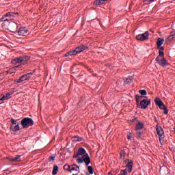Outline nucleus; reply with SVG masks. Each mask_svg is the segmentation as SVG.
I'll use <instances>...</instances> for the list:
<instances>
[{"mask_svg":"<svg viewBox=\"0 0 175 175\" xmlns=\"http://www.w3.org/2000/svg\"><path fill=\"white\" fill-rule=\"evenodd\" d=\"M77 153H78V155H83L82 158L81 157L77 158L78 163H83V162H84L87 165L91 163V159H90V156H88V154L85 153V150L84 148H79L78 149Z\"/></svg>","mask_w":175,"mask_h":175,"instance_id":"f257e3e1","label":"nucleus"},{"mask_svg":"<svg viewBox=\"0 0 175 175\" xmlns=\"http://www.w3.org/2000/svg\"><path fill=\"white\" fill-rule=\"evenodd\" d=\"M156 62L159 65H161V66H166L168 65L166 59H165V53L163 51H159V55L156 58Z\"/></svg>","mask_w":175,"mask_h":175,"instance_id":"f03ea898","label":"nucleus"},{"mask_svg":"<svg viewBox=\"0 0 175 175\" xmlns=\"http://www.w3.org/2000/svg\"><path fill=\"white\" fill-rule=\"evenodd\" d=\"M154 103L159 109H161V110H164V114H167V113H169L167 107H166V105L163 104V102H162V100H161V98L158 97L155 98Z\"/></svg>","mask_w":175,"mask_h":175,"instance_id":"7ed1b4c3","label":"nucleus"},{"mask_svg":"<svg viewBox=\"0 0 175 175\" xmlns=\"http://www.w3.org/2000/svg\"><path fill=\"white\" fill-rule=\"evenodd\" d=\"M21 125L23 128H29L33 125V120L31 118H25L21 120Z\"/></svg>","mask_w":175,"mask_h":175,"instance_id":"20e7f679","label":"nucleus"},{"mask_svg":"<svg viewBox=\"0 0 175 175\" xmlns=\"http://www.w3.org/2000/svg\"><path fill=\"white\" fill-rule=\"evenodd\" d=\"M146 99L141 100L140 106L141 109H147L150 105H151V99L148 98L147 96H145Z\"/></svg>","mask_w":175,"mask_h":175,"instance_id":"39448f33","label":"nucleus"},{"mask_svg":"<svg viewBox=\"0 0 175 175\" xmlns=\"http://www.w3.org/2000/svg\"><path fill=\"white\" fill-rule=\"evenodd\" d=\"M17 23L13 21H11L8 25H7V29L10 31V32H16L17 31Z\"/></svg>","mask_w":175,"mask_h":175,"instance_id":"423d86ee","label":"nucleus"},{"mask_svg":"<svg viewBox=\"0 0 175 175\" xmlns=\"http://www.w3.org/2000/svg\"><path fill=\"white\" fill-rule=\"evenodd\" d=\"M148 36H150V33L148 31H146L142 34H139L136 36L137 40H140L141 42H144V40H147L148 39Z\"/></svg>","mask_w":175,"mask_h":175,"instance_id":"0eeeda50","label":"nucleus"},{"mask_svg":"<svg viewBox=\"0 0 175 175\" xmlns=\"http://www.w3.org/2000/svg\"><path fill=\"white\" fill-rule=\"evenodd\" d=\"M70 172L73 175H77L80 173V168L77 165H70Z\"/></svg>","mask_w":175,"mask_h":175,"instance_id":"6e6552de","label":"nucleus"},{"mask_svg":"<svg viewBox=\"0 0 175 175\" xmlns=\"http://www.w3.org/2000/svg\"><path fill=\"white\" fill-rule=\"evenodd\" d=\"M175 38V30H172L170 33V36L165 38V42L166 44H170V43L172 42V40H173Z\"/></svg>","mask_w":175,"mask_h":175,"instance_id":"1a4fd4ad","label":"nucleus"},{"mask_svg":"<svg viewBox=\"0 0 175 175\" xmlns=\"http://www.w3.org/2000/svg\"><path fill=\"white\" fill-rule=\"evenodd\" d=\"M18 33L20 36H27L28 35V29L26 27H21L18 31Z\"/></svg>","mask_w":175,"mask_h":175,"instance_id":"9d476101","label":"nucleus"},{"mask_svg":"<svg viewBox=\"0 0 175 175\" xmlns=\"http://www.w3.org/2000/svg\"><path fill=\"white\" fill-rule=\"evenodd\" d=\"M133 161L132 160H128V163L126 165V170L131 173L132 172V169L133 167Z\"/></svg>","mask_w":175,"mask_h":175,"instance_id":"9b49d317","label":"nucleus"},{"mask_svg":"<svg viewBox=\"0 0 175 175\" xmlns=\"http://www.w3.org/2000/svg\"><path fill=\"white\" fill-rule=\"evenodd\" d=\"M7 159L10 162H20L21 161V155H16L15 157H8Z\"/></svg>","mask_w":175,"mask_h":175,"instance_id":"f8f14e48","label":"nucleus"},{"mask_svg":"<svg viewBox=\"0 0 175 175\" xmlns=\"http://www.w3.org/2000/svg\"><path fill=\"white\" fill-rule=\"evenodd\" d=\"M87 49H88V46L82 45L76 48L74 51H75L76 54H79V53H81L82 51H84V50H87Z\"/></svg>","mask_w":175,"mask_h":175,"instance_id":"ddd939ff","label":"nucleus"},{"mask_svg":"<svg viewBox=\"0 0 175 175\" xmlns=\"http://www.w3.org/2000/svg\"><path fill=\"white\" fill-rule=\"evenodd\" d=\"M19 59H20V64H22V65H25L28 59H29V56L20 57Z\"/></svg>","mask_w":175,"mask_h":175,"instance_id":"4468645a","label":"nucleus"},{"mask_svg":"<svg viewBox=\"0 0 175 175\" xmlns=\"http://www.w3.org/2000/svg\"><path fill=\"white\" fill-rule=\"evenodd\" d=\"M137 124L135 126V131H142L144 128V124L139 121H137Z\"/></svg>","mask_w":175,"mask_h":175,"instance_id":"2eb2a0df","label":"nucleus"},{"mask_svg":"<svg viewBox=\"0 0 175 175\" xmlns=\"http://www.w3.org/2000/svg\"><path fill=\"white\" fill-rule=\"evenodd\" d=\"M10 129L13 131V132H17V131L20 130V124H17L16 125H11Z\"/></svg>","mask_w":175,"mask_h":175,"instance_id":"dca6fc26","label":"nucleus"},{"mask_svg":"<svg viewBox=\"0 0 175 175\" xmlns=\"http://www.w3.org/2000/svg\"><path fill=\"white\" fill-rule=\"evenodd\" d=\"M31 76H32V72H29L27 74L22 75L21 79H23V81H25V80H28L29 79H31Z\"/></svg>","mask_w":175,"mask_h":175,"instance_id":"f3484780","label":"nucleus"},{"mask_svg":"<svg viewBox=\"0 0 175 175\" xmlns=\"http://www.w3.org/2000/svg\"><path fill=\"white\" fill-rule=\"evenodd\" d=\"M163 42H165V39L162 38H157V47H161V46L163 44Z\"/></svg>","mask_w":175,"mask_h":175,"instance_id":"a211bd4d","label":"nucleus"},{"mask_svg":"<svg viewBox=\"0 0 175 175\" xmlns=\"http://www.w3.org/2000/svg\"><path fill=\"white\" fill-rule=\"evenodd\" d=\"M156 131L159 136H163L164 132H163V129H162V127H157L156 129Z\"/></svg>","mask_w":175,"mask_h":175,"instance_id":"6ab92c4d","label":"nucleus"},{"mask_svg":"<svg viewBox=\"0 0 175 175\" xmlns=\"http://www.w3.org/2000/svg\"><path fill=\"white\" fill-rule=\"evenodd\" d=\"M107 0H96L93 5H103L104 2H106Z\"/></svg>","mask_w":175,"mask_h":175,"instance_id":"aec40b11","label":"nucleus"},{"mask_svg":"<svg viewBox=\"0 0 175 175\" xmlns=\"http://www.w3.org/2000/svg\"><path fill=\"white\" fill-rule=\"evenodd\" d=\"M70 55H76V52L75 51V50L69 51L64 55L65 57H70Z\"/></svg>","mask_w":175,"mask_h":175,"instance_id":"412c9836","label":"nucleus"},{"mask_svg":"<svg viewBox=\"0 0 175 175\" xmlns=\"http://www.w3.org/2000/svg\"><path fill=\"white\" fill-rule=\"evenodd\" d=\"M17 13H14V12H8L6 13L5 16V17H14V16L17 15Z\"/></svg>","mask_w":175,"mask_h":175,"instance_id":"4be33fe9","label":"nucleus"},{"mask_svg":"<svg viewBox=\"0 0 175 175\" xmlns=\"http://www.w3.org/2000/svg\"><path fill=\"white\" fill-rule=\"evenodd\" d=\"M133 77H132L126 78L124 80V84H129V83H131L133 81Z\"/></svg>","mask_w":175,"mask_h":175,"instance_id":"5701e85b","label":"nucleus"},{"mask_svg":"<svg viewBox=\"0 0 175 175\" xmlns=\"http://www.w3.org/2000/svg\"><path fill=\"white\" fill-rule=\"evenodd\" d=\"M10 95H12V93H10V92L7 93L5 96H3L2 97L3 100H8V99H10Z\"/></svg>","mask_w":175,"mask_h":175,"instance_id":"b1692460","label":"nucleus"},{"mask_svg":"<svg viewBox=\"0 0 175 175\" xmlns=\"http://www.w3.org/2000/svg\"><path fill=\"white\" fill-rule=\"evenodd\" d=\"M72 142H81L83 138L79 137V136H74L72 138Z\"/></svg>","mask_w":175,"mask_h":175,"instance_id":"393cba45","label":"nucleus"},{"mask_svg":"<svg viewBox=\"0 0 175 175\" xmlns=\"http://www.w3.org/2000/svg\"><path fill=\"white\" fill-rule=\"evenodd\" d=\"M58 172V166L57 165H54L53 166V170L52 172V174L55 175L57 174V172Z\"/></svg>","mask_w":175,"mask_h":175,"instance_id":"a878e982","label":"nucleus"},{"mask_svg":"<svg viewBox=\"0 0 175 175\" xmlns=\"http://www.w3.org/2000/svg\"><path fill=\"white\" fill-rule=\"evenodd\" d=\"M63 168L64 169V170H67L68 172H70V165L65 164L64 165Z\"/></svg>","mask_w":175,"mask_h":175,"instance_id":"bb28decb","label":"nucleus"},{"mask_svg":"<svg viewBox=\"0 0 175 175\" xmlns=\"http://www.w3.org/2000/svg\"><path fill=\"white\" fill-rule=\"evenodd\" d=\"M12 64H20V57L16 58L12 61Z\"/></svg>","mask_w":175,"mask_h":175,"instance_id":"cd10ccee","label":"nucleus"},{"mask_svg":"<svg viewBox=\"0 0 175 175\" xmlns=\"http://www.w3.org/2000/svg\"><path fill=\"white\" fill-rule=\"evenodd\" d=\"M88 172H89L90 174H94V169H92V166H88Z\"/></svg>","mask_w":175,"mask_h":175,"instance_id":"c85d7f7f","label":"nucleus"},{"mask_svg":"<svg viewBox=\"0 0 175 175\" xmlns=\"http://www.w3.org/2000/svg\"><path fill=\"white\" fill-rule=\"evenodd\" d=\"M126 155V154L125 153L124 150L120 151V158H125Z\"/></svg>","mask_w":175,"mask_h":175,"instance_id":"c756f323","label":"nucleus"},{"mask_svg":"<svg viewBox=\"0 0 175 175\" xmlns=\"http://www.w3.org/2000/svg\"><path fill=\"white\" fill-rule=\"evenodd\" d=\"M139 92L142 95H147V91H146V90H141L139 91Z\"/></svg>","mask_w":175,"mask_h":175,"instance_id":"7c9ffc66","label":"nucleus"},{"mask_svg":"<svg viewBox=\"0 0 175 175\" xmlns=\"http://www.w3.org/2000/svg\"><path fill=\"white\" fill-rule=\"evenodd\" d=\"M140 98H143V96H142L139 94H137L135 96V100H136L137 103H139V100L140 99Z\"/></svg>","mask_w":175,"mask_h":175,"instance_id":"2f4dec72","label":"nucleus"},{"mask_svg":"<svg viewBox=\"0 0 175 175\" xmlns=\"http://www.w3.org/2000/svg\"><path fill=\"white\" fill-rule=\"evenodd\" d=\"M54 159H55V154H52L49 157V161L51 162V161H54Z\"/></svg>","mask_w":175,"mask_h":175,"instance_id":"473e14b6","label":"nucleus"},{"mask_svg":"<svg viewBox=\"0 0 175 175\" xmlns=\"http://www.w3.org/2000/svg\"><path fill=\"white\" fill-rule=\"evenodd\" d=\"M10 122L12 124V125H17V122L14 119L12 118Z\"/></svg>","mask_w":175,"mask_h":175,"instance_id":"72a5a7b5","label":"nucleus"},{"mask_svg":"<svg viewBox=\"0 0 175 175\" xmlns=\"http://www.w3.org/2000/svg\"><path fill=\"white\" fill-rule=\"evenodd\" d=\"M157 49L159 50V51H163V50H165V47L161 45L160 46H157Z\"/></svg>","mask_w":175,"mask_h":175,"instance_id":"f704fd0d","label":"nucleus"},{"mask_svg":"<svg viewBox=\"0 0 175 175\" xmlns=\"http://www.w3.org/2000/svg\"><path fill=\"white\" fill-rule=\"evenodd\" d=\"M22 81H24L23 79H21V77L18 80H15L14 83H21Z\"/></svg>","mask_w":175,"mask_h":175,"instance_id":"c9c22d12","label":"nucleus"},{"mask_svg":"<svg viewBox=\"0 0 175 175\" xmlns=\"http://www.w3.org/2000/svg\"><path fill=\"white\" fill-rule=\"evenodd\" d=\"M121 174L122 175H128V172L126 171V170H122Z\"/></svg>","mask_w":175,"mask_h":175,"instance_id":"e433bc0d","label":"nucleus"},{"mask_svg":"<svg viewBox=\"0 0 175 175\" xmlns=\"http://www.w3.org/2000/svg\"><path fill=\"white\" fill-rule=\"evenodd\" d=\"M127 139L129 140H131V139H132V133H129L127 135Z\"/></svg>","mask_w":175,"mask_h":175,"instance_id":"4c0bfd02","label":"nucleus"},{"mask_svg":"<svg viewBox=\"0 0 175 175\" xmlns=\"http://www.w3.org/2000/svg\"><path fill=\"white\" fill-rule=\"evenodd\" d=\"M159 142H160L161 144H162L163 143V137L162 136L159 137Z\"/></svg>","mask_w":175,"mask_h":175,"instance_id":"58836bf2","label":"nucleus"},{"mask_svg":"<svg viewBox=\"0 0 175 175\" xmlns=\"http://www.w3.org/2000/svg\"><path fill=\"white\" fill-rule=\"evenodd\" d=\"M137 137H140L142 136V132H137Z\"/></svg>","mask_w":175,"mask_h":175,"instance_id":"ea45409f","label":"nucleus"},{"mask_svg":"<svg viewBox=\"0 0 175 175\" xmlns=\"http://www.w3.org/2000/svg\"><path fill=\"white\" fill-rule=\"evenodd\" d=\"M1 21H8V19H5V16H3V17L1 18Z\"/></svg>","mask_w":175,"mask_h":175,"instance_id":"a19ab883","label":"nucleus"},{"mask_svg":"<svg viewBox=\"0 0 175 175\" xmlns=\"http://www.w3.org/2000/svg\"><path fill=\"white\" fill-rule=\"evenodd\" d=\"M144 2H154V0H144Z\"/></svg>","mask_w":175,"mask_h":175,"instance_id":"79ce46f5","label":"nucleus"},{"mask_svg":"<svg viewBox=\"0 0 175 175\" xmlns=\"http://www.w3.org/2000/svg\"><path fill=\"white\" fill-rule=\"evenodd\" d=\"M79 153L74 154L73 158H79Z\"/></svg>","mask_w":175,"mask_h":175,"instance_id":"37998d69","label":"nucleus"},{"mask_svg":"<svg viewBox=\"0 0 175 175\" xmlns=\"http://www.w3.org/2000/svg\"><path fill=\"white\" fill-rule=\"evenodd\" d=\"M17 68H18V66H14L12 68H11V70H16V69H17Z\"/></svg>","mask_w":175,"mask_h":175,"instance_id":"c03bdc74","label":"nucleus"},{"mask_svg":"<svg viewBox=\"0 0 175 175\" xmlns=\"http://www.w3.org/2000/svg\"><path fill=\"white\" fill-rule=\"evenodd\" d=\"M2 100H3V98H0V105H1V103H3Z\"/></svg>","mask_w":175,"mask_h":175,"instance_id":"a18cd8bd","label":"nucleus"},{"mask_svg":"<svg viewBox=\"0 0 175 175\" xmlns=\"http://www.w3.org/2000/svg\"><path fill=\"white\" fill-rule=\"evenodd\" d=\"M135 121H136V118L133 119L132 122H135Z\"/></svg>","mask_w":175,"mask_h":175,"instance_id":"49530a36","label":"nucleus"},{"mask_svg":"<svg viewBox=\"0 0 175 175\" xmlns=\"http://www.w3.org/2000/svg\"><path fill=\"white\" fill-rule=\"evenodd\" d=\"M86 175H90V174H86Z\"/></svg>","mask_w":175,"mask_h":175,"instance_id":"de8ad7c7","label":"nucleus"}]
</instances>
